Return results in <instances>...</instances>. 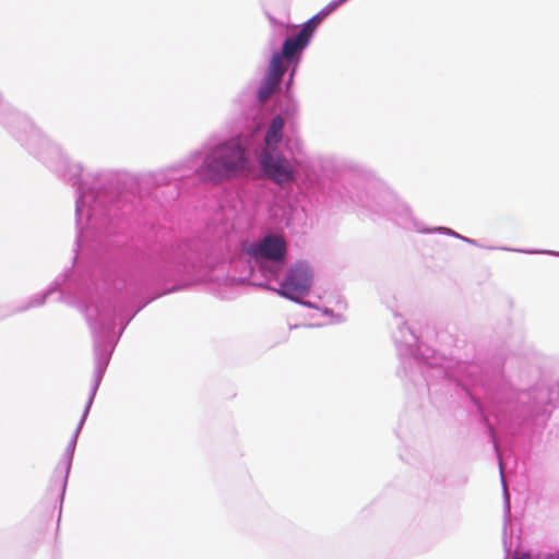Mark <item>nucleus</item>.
<instances>
[{
  "instance_id": "3",
  "label": "nucleus",
  "mask_w": 559,
  "mask_h": 559,
  "mask_svg": "<svg viewBox=\"0 0 559 559\" xmlns=\"http://www.w3.org/2000/svg\"><path fill=\"white\" fill-rule=\"evenodd\" d=\"M311 286V275L307 267L297 265L292 267L281 287L274 289L278 295L290 300H298L305 296Z\"/></svg>"
},
{
  "instance_id": "6",
  "label": "nucleus",
  "mask_w": 559,
  "mask_h": 559,
  "mask_svg": "<svg viewBox=\"0 0 559 559\" xmlns=\"http://www.w3.org/2000/svg\"><path fill=\"white\" fill-rule=\"evenodd\" d=\"M309 40L307 31H300L297 35L286 38L282 52H275L273 56H281L282 64L287 67V63L292 62L306 48Z\"/></svg>"
},
{
  "instance_id": "4",
  "label": "nucleus",
  "mask_w": 559,
  "mask_h": 559,
  "mask_svg": "<svg viewBox=\"0 0 559 559\" xmlns=\"http://www.w3.org/2000/svg\"><path fill=\"white\" fill-rule=\"evenodd\" d=\"M248 253L255 260L282 261L286 255V242L281 236L267 235L260 242L251 245Z\"/></svg>"
},
{
  "instance_id": "2",
  "label": "nucleus",
  "mask_w": 559,
  "mask_h": 559,
  "mask_svg": "<svg viewBox=\"0 0 559 559\" xmlns=\"http://www.w3.org/2000/svg\"><path fill=\"white\" fill-rule=\"evenodd\" d=\"M260 165L265 176L277 185L295 181L296 173L289 160L274 150H263Z\"/></svg>"
},
{
  "instance_id": "1",
  "label": "nucleus",
  "mask_w": 559,
  "mask_h": 559,
  "mask_svg": "<svg viewBox=\"0 0 559 559\" xmlns=\"http://www.w3.org/2000/svg\"><path fill=\"white\" fill-rule=\"evenodd\" d=\"M247 165L245 147L238 139H231L209 151L198 176L205 182H222L238 176Z\"/></svg>"
},
{
  "instance_id": "7",
  "label": "nucleus",
  "mask_w": 559,
  "mask_h": 559,
  "mask_svg": "<svg viewBox=\"0 0 559 559\" xmlns=\"http://www.w3.org/2000/svg\"><path fill=\"white\" fill-rule=\"evenodd\" d=\"M283 129H284V120L282 117L277 116L273 118L266 134H265V148L264 150H274L276 145L282 141L283 138Z\"/></svg>"
},
{
  "instance_id": "8",
  "label": "nucleus",
  "mask_w": 559,
  "mask_h": 559,
  "mask_svg": "<svg viewBox=\"0 0 559 559\" xmlns=\"http://www.w3.org/2000/svg\"><path fill=\"white\" fill-rule=\"evenodd\" d=\"M514 559H531L528 556H524V557H521V558H514Z\"/></svg>"
},
{
  "instance_id": "5",
  "label": "nucleus",
  "mask_w": 559,
  "mask_h": 559,
  "mask_svg": "<svg viewBox=\"0 0 559 559\" xmlns=\"http://www.w3.org/2000/svg\"><path fill=\"white\" fill-rule=\"evenodd\" d=\"M287 67L282 64L281 56H272L264 80L258 91L261 103L266 102L278 87Z\"/></svg>"
}]
</instances>
